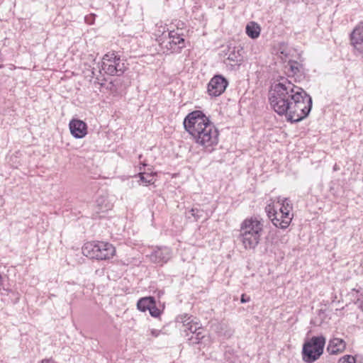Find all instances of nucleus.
I'll list each match as a JSON object with an SVG mask.
<instances>
[{"label":"nucleus","mask_w":363,"mask_h":363,"mask_svg":"<svg viewBox=\"0 0 363 363\" xmlns=\"http://www.w3.org/2000/svg\"><path fill=\"white\" fill-rule=\"evenodd\" d=\"M269 101L279 115H286L288 121L297 123L306 118L312 108V98L300 86L281 79L269 91Z\"/></svg>","instance_id":"nucleus-1"},{"label":"nucleus","mask_w":363,"mask_h":363,"mask_svg":"<svg viewBox=\"0 0 363 363\" xmlns=\"http://www.w3.org/2000/svg\"><path fill=\"white\" fill-rule=\"evenodd\" d=\"M183 124L195 143L202 147L205 151L211 152L218 145V130L201 111L189 113L184 118Z\"/></svg>","instance_id":"nucleus-2"},{"label":"nucleus","mask_w":363,"mask_h":363,"mask_svg":"<svg viewBox=\"0 0 363 363\" xmlns=\"http://www.w3.org/2000/svg\"><path fill=\"white\" fill-rule=\"evenodd\" d=\"M263 222L257 217L245 218L240 224L239 239L245 249H255L259 244L263 230Z\"/></svg>","instance_id":"nucleus-3"},{"label":"nucleus","mask_w":363,"mask_h":363,"mask_svg":"<svg viewBox=\"0 0 363 363\" xmlns=\"http://www.w3.org/2000/svg\"><path fill=\"white\" fill-rule=\"evenodd\" d=\"M82 250L84 256L98 260L109 259L114 256L116 252L113 245L101 241L86 242Z\"/></svg>","instance_id":"nucleus-4"},{"label":"nucleus","mask_w":363,"mask_h":363,"mask_svg":"<svg viewBox=\"0 0 363 363\" xmlns=\"http://www.w3.org/2000/svg\"><path fill=\"white\" fill-rule=\"evenodd\" d=\"M157 40L161 50L165 54L180 52L185 47L182 34L175 30H170L167 34L163 33Z\"/></svg>","instance_id":"nucleus-5"},{"label":"nucleus","mask_w":363,"mask_h":363,"mask_svg":"<svg viewBox=\"0 0 363 363\" xmlns=\"http://www.w3.org/2000/svg\"><path fill=\"white\" fill-rule=\"evenodd\" d=\"M325 345V338L323 335L313 336L303 346V360L306 363H313L322 355Z\"/></svg>","instance_id":"nucleus-6"},{"label":"nucleus","mask_w":363,"mask_h":363,"mask_svg":"<svg viewBox=\"0 0 363 363\" xmlns=\"http://www.w3.org/2000/svg\"><path fill=\"white\" fill-rule=\"evenodd\" d=\"M125 70V63L116 52H108L103 56L100 72L110 76H121Z\"/></svg>","instance_id":"nucleus-7"},{"label":"nucleus","mask_w":363,"mask_h":363,"mask_svg":"<svg viewBox=\"0 0 363 363\" xmlns=\"http://www.w3.org/2000/svg\"><path fill=\"white\" fill-rule=\"evenodd\" d=\"M228 85V82L224 77L215 75L208 84L207 92L211 96H219L225 91Z\"/></svg>","instance_id":"nucleus-8"},{"label":"nucleus","mask_w":363,"mask_h":363,"mask_svg":"<svg viewBox=\"0 0 363 363\" xmlns=\"http://www.w3.org/2000/svg\"><path fill=\"white\" fill-rule=\"evenodd\" d=\"M172 254V250L168 247H157L147 257L152 262L163 265L171 259Z\"/></svg>","instance_id":"nucleus-9"},{"label":"nucleus","mask_w":363,"mask_h":363,"mask_svg":"<svg viewBox=\"0 0 363 363\" xmlns=\"http://www.w3.org/2000/svg\"><path fill=\"white\" fill-rule=\"evenodd\" d=\"M195 318L185 314L179 318V321L183 324V332L186 337L193 335L196 331L203 328L199 322L195 320Z\"/></svg>","instance_id":"nucleus-10"},{"label":"nucleus","mask_w":363,"mask_h":363,"mask_svg":"<svg viewBox=\"0 0 363 363\" xmlns=\"http://www.w3.org/2000/svg\"><path fill=\"white\" fill-rule=\"evenodd\" d=\"M277 207H279L278 212H281L280 215H284L286 218L281 223L284 226H289L291 222L293 214L291 213L292 211V204L291 201L287 198H281V196L277 198Z\"/></svg>","instance_id":"nucleus-11"},{"label":"nucleus","mask_w":363,"mask_h":363,"mask_svg":"<svg viewBox=\"0 0 363 363\" xmlns=\"http://www.w3.org/2000/svg\"><path fill=\"white\" fill-rule=\"evenodd\" d=\"M265 211L269 218L276 227L281 229H286L289 227L282 225L283 223L281 222L285 220L286 218L284 215H280L281 212L277 211L274 203H269L265 207Z\"/></svg>","instance_id":"nucleus-12"},{"label":"nucleus","mask_w":363,"mask_h":363,"mask_svg":"<svg viewBox=\"0 0 363 363\" xmlns=\"http://www.w3.org/2000/svg\"><path fill=\"white\" fill-rule=\"evenodd\" d=\"M69 126L72 135L76 138H82L87 134L86 123L81 120H71Z\"/></svg>","instance_id":"nucleus-13"},{"label":"nucleus","mask_w":363,"mask_h":363,"mask_svg":"<svg viewBox=\"0 0 363 363\" xmlns=\"http://www.w3.org/2000/svg\"><path fill=\"white\" fill-rule=\"evenodd\" d=\"M345 348L346 342L343 339L333 337L329 340L326 350L330 354L334 355L343 352Z\"/></svg>","instance_id":"nucleus-14"},{"label":"nucleus","mask_w":363,"mask_h":363,"mask_svg":"<svg viewBox=\"0 0 363 363\" xmlns=\"http://www.w3.org/2000/svg\"><path fill=\"white\" fill-rule=\"evenodd\" d=\"M226 55H228L227 60L232 62L230 64L232 66L239 65L242 60L240 50L235 47H229Z\"/></svg>","instance_id":"nucleus-15"},{"label":"nucleus","mask_w":363,"mask_h":363,"mask_svg":"<svg viewBox=\"0 0 363 363\" xmlns=\"http://www.w3.org/2000/svg\"><path fill=\"white\" fill-rule=\"evenodd\" d=\"M363 42V23H359L353 30L351 34V43L352 45L357 43Z\"/></svg>","instance_id":"nucleus-16"},{"label":"nucleus","mask_w":363,"mask_h":363,"mask_svg":"<svg viewBox=\"0 0 363 363\" xmlns=\"http://www.w3.org/2000/svg\"><path fill=\"white\" fill-rule=\"evenodd\" d=\"M155 298L152 296L143 297L138 300L137 303L138 309L145 312L150 309V307L154 303Z\"/></svg>","instance_id":"nucleus-17"},{"label":"nucleus","mask_w":363,"mask_h":363,"mask_svg":"<svg viewBox=\"0 0 363 363\" xmlns=\"http://www.w3.org/2000/svg\"><path fill=\"white\" fill-rule=\"evenodd\" d=\"M246 33L252 39H255L260 34V27L255 22H250L246 26Z\"/></svg>","instance_id":"nucleus-18"},{"label":"nucleus","mask_w":363,"mask_h":363,"mask_svg":"<svg viewBox=\"0 0 363 363\" xmlns=\"http://www.w3.org/2000/svg\"><path fill=\"white\" fill-rule=\"evenodd\" d=\"M205 330L203 328L196 331L193 335H191L187 337V340L189 345H196L202 342V340L205 338Z\"/></svg>","instance_id":"nucleus-19"},{"label":"nucleus","mask_w":363,"mask_h":363,"mask_svg":"<svg viewBox=\"0 0 363 363\" xmlns=\"http://www.w3.org/2000/svg\"><path fill=\"white\" fill-rule=\"evenodd\" d=\"M338 363H363V357L346 354L340 358Z\"/></svg>","instance_id":"nucleus-20"},{"label":"nucleus","mask_w":363,"mask_h":363,"mask_svg":"<svg viewBox=\"0 0 363 363\" xmlns=\"http://www.w3.org/2000/svg\"><path fill=\"white\" fill-rule=\"evenodd\" d=\"M288 66L289 67V70L294 75L303 72V66L298 62L289 60L288 62Z\"/></svg>","instance_id":"nucleus-21"},{"label":"nucleus","mask_w":363,"mask_h":363,"mask_svg":"<svg viewBox=\"0 0 363 363\" xmlns=\"http://www.w3.org/2000/svg\"><path fill=\"white\" fill-rule=\"evenodd\" d=\"M154 175L155 173L153 172H140L138 174L140 181L146 186L154 184Z\"/></svg>","instance_id":"nucleus-22"},{"label":"nucleus","mask_w":363,"mask_h":363,"mask_svg":"<svg viewBox=\"0 0 363 363\" xmlns=\"http://www.w3.org/2000/svg\"><path fill=\"white\" fill-rule=\"evenodd\" d=\"M148 311L150 315L155 318L158 317L161 313L160 310L156 306L155 300L154 301V303L152 304V306L150 307V309Z\"/></svg>","instance_id":"nucleus-23"},{"label":"nucleus","mask_w":363,"mask_h":363,"mask_svg":"<svg viewBox=\"0 0 363 363\" xmlns=\"http://www.w3.org/2000/svg\"><path fill=\"white\" fill-rule=\"evenodd\" d=\"M189 213L191 214L192 217H194L196 220H198L203 216V211L198 209L197 208H192Z\"/></svg>","instance_id":"nucleus-24"},{"label":"nucleus","mask_w":363,"mask_h":363,"mask_svg":"<svg viewBox=\"0 0 363 363\" xmlns=\"http://www.w3.org/2000/svg\"><path fill=\"white\" fill-rule=\"evenodd\" d=\"M357 55H360L362 57H363V42L362 43H357V45H353Z\"/></svg>","instance_id":"nucleus-25"},{"label":"nucleus","mask_w":363,"mask_h":363,"mask_svg":"<svg viewBox=\"0 0 363 363\" xmlns=\"http://www.w3.org/2000/svg\"><path fill=\"white\" fill-rule=\"evenodd\" d=\"M95 18H96V15L94 14V13H91L88 16H86L84 17V21L85 22L89 24V25H92L94 24V21H95Z\"/></svg>","instance_id":"nucleus-26"},{"label":"nucleus","mask_w":363,"mask_h":363,"mask_svg":"<svg viewBox=\"0 0 363 363\" xmlns=\"http://www.w3.org/2000/svg\"><path fill=\"white\" fill-rule=\"evenodd\" d=\"M240 301L242 303H247L250 301V297L245 294H242L240 298Z\"/></svg>","instance_id":"nucleus-27"},{"label":"nucleus","mask_w":363,"mask_h":363,"mask_svg":"<svg viewBox=\"0 0 363 363\" xmlns=\"http://www.w3.org/2000/svg\"><path fill=\"white\" fill-rule=\"evenodd\" d=\"M4 284V279L3 276L1 275V274H0V288L3 287Z\"/></svg>","instance_id":"nucleus-28"},{"label":"nucleus","mask_w":363,"mask_h":363,"mask_svg":"<svg viewBox=\"0 0 363 363\" xmlns=\"http://www.w3.org/2000/svg\"><path fill=\"white\" fill-rule=\"evenodd\" d=\"M358 307L363 313V300L358 301Z\"/></svg>","instance_id":"nucleus-29"},{"label":"nucleus","mask_w":363,"mask_h":363,"mask_svg":"<svg viewBox=\"0 0 363 363\" xmlns=\"http://www.w3.org/2000/svg\"><path fill=\"white\" fill-rule=\"evenodd\" d=\"M159 333H160V332H159L158 330H152L151 331L152 335L153 336H155V337L158 336Z\"/></svg>","instance_id":"nucleus-30"},{"label":"nucleus","mask_w":363,"mask_h":363,"mask_svg":"<svg viewBox=\"0 0 363 363\" xmlns=\"http://www.w3.org/2000/svg\"><path fill=\"white\" fill-rule=\"evenodd\" d=\"M141 164L143 166V167H145L147 164L145 162H142Z\"/></svg>","instance_id":"nucleus-31"}]
</instances>
